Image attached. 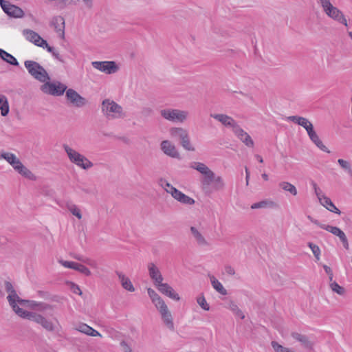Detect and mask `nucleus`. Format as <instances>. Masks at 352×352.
Instances as JSON below:
<instances>
[{"label":"nucleus","instance_id":"412c9836","mask_svg":"<svg viewBox=\"0 0 352 352\" xmlns=\"http://www.w3.org/2000/svg\"><path fill=\"white\" fill-rule=\"evenodd\" d=\"M291 335L294 339L300 342L305 348L308 349H313L314 343L309 340L307 336L297 332H292Z\"/></svg>","mask_w":352,"mask_h":352},{"label":"nucleus","instance_id":"2f4dec72","mask_svg":"<svg viewBox=\"0 0 352 352\" xmlns=\"http://www.w3.org/2000/svg\"><path fill=\"white\" fill-rule=\"evenodd\" d=\"M210 278L211 284H212L213 288L217 292H218L219 293H220L222 295L227 294L226 289L223 287L222 284L217 278H214V276H210Z\"/></svg>","mask_w":352,"mask_h":352},{"label":"nucleus","instance_id":"79ce46f5","mask_svg":"<svg viewBox=\"0 0 352 352\" xmlns=\"http://www.w3.org/2000/svg\"><path fill=\"white\" fill-rule=\"evenodd\" d=\"M74 270L83 274L87 276H89L91 274L90 270L87 267L78 263H76Z\"/></svg>","mask_w":352,"mask_h":352},{"label":"nucleus","instance_id":"a211bd4d","mask_svg":"<svg viewBox=\"0 0 352 352\" xmlns=\"http://www.w3.org/2000/svg\"><path fill=\"white\" fill-rule=\"evenodd\" d=\"M148 270L150 278L153 280L155 286L163 281V276L159 268L153 263L148 265Z\"/></svg>","mask_w":352,"mask_h":352},{"label":"nucleus","instance_id":"f3484780","mask_svg":"<svg viewBox=\"0 0 352 352\" xmlns=\"http://www.w3.org/2000/svg\"><path fill=\"white\" fill-rule=\"evenodd\" d=\"M210 116L214 118L216 120L220 122L225 126H229L232 129V131L238 125L236 122L230 116L219 113V114H211Z\"/></svg>","mask_w":352,"mask_h":352},{"label":"nucleus","instance_id":"ddd939ff","mask_svg":"<svg viewBox=\"0 0 352 352\" xmlns=\"http://www.w3.org/2000/svg\"><path fill=\"white\" fill-rule=\"evenodd\" d=\"M322 228L331 232L333 235L337 236L339 238V239L340 240V241L342 242L343 247L346 250H349V244L347 237H346V234H344V232L342 230H340L338 227L326 225V226H322Z\"/></svg>","mask_w":352,"mask_h":352},{"label":"nucleus","instance_id":"a19ab883","mask_svg":"<svg viewBox=\"0 0 352 352\" xmlns=\"http://www.w3.org/2000/svg\"><path fill=\"white\" fill-rule=\"evenodd\" d=\"M197 302L204 310L208 311L210 309V306L207 303L204 294H201L197 298Z\"/></svg>","mask_w":352,"mask_h":352},{"label":"nucleus","instance_id":"473e14b6","mask_svg":"<svg viewBox=\"0 0 352 352\" xmlns=\"http://www.w3.org/2000/svg\"><path fill=\"white\" fill-rule=\"evenodd\" d=\"M279 187L283 190L289 192L291 195L296 196L297 195L296 188L289 182H281L278 184Z\"/></svg>","mask_w":352,"mask_h":352},{"label":"nucleus","instance_id":"0eeeda50","mask_svg":"<svg viewBox=\"0 0 352 352\" xmlns=\"http://www.w3.org/2000/svg\"><path fill=\"white\" fill-rule=\"evenodd\" d=\"M187 111L177 109H164L160 111V115L163 118L172 122H184L188 116Z\"/></svg>","mask_w":352,"mask_h":352},{"label":"nucleus","instance_id":"7ed1b4c3","mask_svg":"<svg viewBox=\"0 0 352 352\" xmlns=\"http://www.w3.org/2000/svg\"><path fill=\"white\" fill-rule=\"evenodd\" d=\"M63 147L70 162L76 164L77 166L84 170H87L93 167L94 164L79 152L72 148L67 144H63Z\"/></svg>","mask_w":352,"mask_h":352},{"label":"nucleus","instance_id":"ea45409f","mask_svg":"<svg viewBox=\"0 0 352 352\" xmlns=\"http://www.w3.org/2000/svg\"><path fill=\"white\" fill-rule=\"evenodd\" d=\"M271 344H272V348L274 349V350L276 352H294V351H292L289 348L285 347V346L279 344L276 341H272Z\"/></svg>","mask_w":352,"mask_h":352},{"label":"nucleus","instance_id":"8fccbe9b","mask_svg":"<svg viewBox=\"0 0 352 352\" xmlns=\"http://www.w3.org/2000/svg\"><path fill=\"white\" fill-rule=\"evenodd\" d=\"M155 287L162 294L166 295L170 285L167 283H163L161 282V283L156 285Z\"/></svg>","mask_w":352,"mask_h":352},{"label":"nucleus","instance_id":"f257e3e1","mask_svg":"<svg viewBox=\"0 0 352 352\" xmlns=\"http://www.w3.org/2000/svg\"><path fill=\"white\" fill-rule=\"evenodd\" d=\"M200 182L201 190L207 195H210L212 192L210 187L212 183H213L212 189L215 191L221 190L225 187L223 178L220 176L216 177L214 173L204 176L201 179Z\"/></svg>","mask_w":352,"mask_h":352},{"label":"nucleus","instance_id":"6e6d98bb","mask_svg":"<svg viewBox=\"0 0 352 352\" xmlns=\"http://www.w3.org/2000/svg\"><path fill=\"white\" fill-rule=\"evenodd\" d=\"M59 263L64 266L65 267L70 268V269H74L77 263L72 262V261H59Z\"/></svg>","mask_w":352,"mask_h":352},{"label":"nucleus","instance_id":"c03bdc74","mask_svg":"<svg viewBox=\"0 0 352 352\" xmlns=\"http://www.w3.org/2000/svg\"><path fill=\"white\" fill-rule=\"evenodd\" d=\"M153 303L155 304L156 308L158 309L160 313L168 309L164 301L161 298H160L159 300H157L156 301L153 302Z\"/></svg>","mask_w":352,"mask_h":352},{"label":"nucleus","instance_id":"6e6552de","mask_svg":"<svg viewBox=\"0 0 352 352\" xmlns=\"http://www.w3.org/2000/svg\"><path fill=\"white\" fill-rule=\"evenodd\" d=\"M41 90L47 94L61 96L67 90V86L60 82H45L41 87Z\"/></svg>","mask_w":352,"mask_h":352},{"label":"nucleus","instance_id":"338daca9","mask_svg":"<svg viewBox=\"0 0 352 352\" xmlns=\"http://www.w3.org/2000/svg\"><path fill=\"white\" fill-rule=\"evenodd\" d=\"M52 56L56 58L58 60H59L60 62L61 63H64V60L63 59L62 56L59 54V53L58 52H56V50L52 54Z\"/></svg>","mask_w":352,"mask_h":352},{"label":"nucleus","instance_id":"72a5a7b5","mask_svg":"<svg viewBox=\"0 0 352 352\" xmlns=\"http://www.w3.org/2000/svg\"><path fill=\"white\" fill-rule=\"evenodd\" d=\"M227 307L230 309L234 314L239 317L241 319L245 318V315L234 301L230 300Z\"/></svg>","mask_w":352,"mask_h":352},{"label":"nucleus","instance_id":"aec40b11","mask_svg":"<svg viewBox=\"0 0 352 352\" xmlns=\"http://www.w3.org/2000/svg\"><path fill=\"white\" fill-rule=\"evenodd\" d=\"M173 197L183 204L191 206L195 204V200L192 198L184 194L182 192H181L179 190H174L173 193Z\"/></svg>","mask_w":352,"mask_h":352},{"label":"nucleus","instance_id":"bb28decb","mask_svg":"<svg viewBox=\"0 0 352 352\" xmlns=\"http://www.w3.org/2000/svg\"><path fill=\"white\" fill-rule=\"evenodd\" d=\"M162 319L164 323V324L171 331H174V323L173 321V317L171 313L168 310V309L160 313Z\"/></svg>","mask_w":352,"mask_h":352},{"label":"nucleus","instance_id":"dca6fc26","mask_svg":"<svg viewBox=\"0 0 352 352\" xmlns=\"http://www.w3.org/2000/svg\"><path fill=\"white\" fill-rule=\"evenodd\" d=\"M23 34L25 36L26 39L29 41L33 43L35 45L40 47V45L43 43H45V40L40 36V35L36 32L29 30L25 29L23 30Z\"/></svg>","mask_w":352,"mask_h":352},{"label":"nucleus","instance_id":"13d9d810","mask_svg":"<svg viewBox=\"0 0 352 352\" xmlns=\"http://www.w3.org/2000/svg\"><path fill=\"white\" fill-rule=\"evenodd\" d=\"M323 268H324L325 272L329 276V282H331L333 280V272H332L331 267L327 266V265H324Z\"/></svg>","mask_w":352,"mask_h":352},{"label":"nucleus","instance_id":"b1692460","mask_svg":"<svg viewBox=\"0 0 352 352\" xmlns=\"http://www.w3.org/2000/svg\"><path fill=\"white\" fill-rule=\"evenodd\" d=\"M279 207L278 204L272 200L265 199L259 202H256L253 204L251 206L252 209H258V208H278Z\"/></svg>","mask_w":352,"mask_h":352},{"label":"nucleus","instance_id":"6ab92c4d","mask_svg":"<svg viewBox=\"0 0 352 352\" xmlns=\"http://www.w3.org/2000/svg\"><path fill=\"white\" fill-rule=\"evenodd\" d=\"M56 32L60 33V36L62 38H65V19L61 16H54L50 23Z\"/></svg>","mask_w":352,"mask_h":352},{"label":"nucleus","instance_id":"e2e57ef3","mask_svg":"<svg viewBox=\"0 0 352 352\" xmlns=\"http://www.w3.org/2000/svg\"><path fill=\"white\" fill-rule=\"evenodd\" d=\"M85 263L91 266V267H94V268L97 267V263L95 261L91 260V258H86V260H85Z\"/></svg>","mask_w":352,"mask_h":352},{"label":"nucleus","instance_id":"f704fd0d","mask_svg":"<svg viewBox=\"0 0 352 352\" xmlns=\"http://www.w3.org/2000/svg\"><path fill=\"white\" fill-rule=\"evenodd\" d=\"M16 171L25 178H28L30 180L36 179V177L34 175V174L28 168L23 166V164L21 165L19 169H18Z\"/></svg>","mask_w":352,"mask_h":352},{"label":"nucleus","instance_id":"774afa93","mask_svg":"<svg viewBox=\"0 0 352 352\" xmlns=\"http://www.w3.org/2000/svg\"><path fill=\"white\" fill-rule=\"evenodd\" d=\"M121 345L124 347L125 352H132L129 346L124 341L121 342Z\"/></svg>","mask_w":352,"mask_h":352},{"label":"nucleus","instance_id":"9d476101","mask_svg":"<svg viewBox=\"0 0 352 352\" xmlns=\"http://www.w3.org/2000/svg\"><path fill=\"white\" fill-rule=\"evenodd\" d=\"M5 289L6 291L9 294L7 299L13 311L16 314L23 313L22 311L21 308H20L16 303L14 302V298H19V296L16 294L15 289L12 284L10 281H5Z\"/></svg>","mask_w":352,"mask_h":352},{"label":"nucleus","instance_id":"0e129e2a","mask_svg":"<svg viewBox=\"0 0 352 352\" xmlns=\"http://www.w3.org/2000/svg\"><path fill=\"white\" fill-rule=\"evenodd\" d=\"M40 47H43L44 49H46L47 50V52H50L52 54L55 51L54 48L53 47L50 46L46 41H45V44L42 43L40 45Z\"/></svg>","mask_w":352,"mask_h":352},{"label":"nucleus","instance_id":"69168bd1","mask_svg":"<svg viewBox=\"0 0 352 352\" xmlns=\"http://www.w3.org/2000/svg\"><path fill=\"white\" fill-rule=\"evenodd\" d=\"M90 330L91 331H89L88 336H93V337H95V336L101 337L102 336L101 334L98 331L95 330L92 327H91Z\"/></svg>","mask_w":352,"mask_h":352},{"label":"nucleus","instance_id":"4be33fe9","mask_svg":"<svg viewBox=\"0 0 352 352\" xmlns=\"http://www.w3.org/2000/svg\"><path fill=\"white\" fill-rule=\"evenodd\" d=\"M310 140L316 144V146L324 152L327 153H330V151L327 147L322 143L319 138L315 130H310V133L308 134Z\"/></svg>","mask_w":352,"mask_h":352},{"label":"nucleus","instance_id":"c85d7f7f","mask_svg":"<svg viewBox=\"0 0 352 352\" xmlns=\"http://www.w3.org/2000/svg\"><path fill=\"white\" fill-rule=\"evenodd\" d=\"M0 57L7 62L8 63L14 65L18 66L19 62L17 60L10 54L8 53L5 50L0 49Z\"/></svg>","mask_w":352,"mask_h":352},{"label":"nucleus","instance_id":"bf43d9fd","mask_svg":"<svg viewBox=\"0 0 352 352\" xmlns=\"http://www.w3.org/2000/svg\"><path fill=\"white\" fill-rule=\"evenodd\" d=\"M153 109L151 107H144L142 109L141 113L144 116L148 117L153 114Z\"/></svg>","mask_w":352,"mask_h":352},{"label":"nucleus","instance_id":"c756f323","mask_svg":"<svg viewBox=\"0 0 352 352\" xmlns=\"http://www.w3.org/2000/svg\"><path fill=\"white\" fill-rule=\"evenodd\" d=\"M190 232L199 245H208V243L204 236L198 231L195 227L192 226L190 228Z\"/></svg>","mask_w":352,"mask_h":352},{"label":"nucleus","instance_id":"37998d69","mask_svg":"<svg viewBox=\"0 0 352 352\" xmlns=\"http://www.w3.org/2000/svg\"><path fill=\"white\" fill-rule=\"evenodd\" d=\"M308 246L311 250L316 259L317 261L320 260V252H321L320 248L317 245H315L311 242L308 243Z\"/></svg>","mask_w":352,"mask_h":352},{"label":"nucleus","instance_id":"f8f14e48","mask_svg":"<svg viewBox=\"0 0 352 352\" xmlns=\"http://www.w3.org/2000/svg\"><path fill=\"white\" fill-rule=\"evenodd\" d=\"M66 98L70 103L76 107H82L87 103L86 99L73 89L66 90Z\"/></svg>","mask_w":352,"mask_h":352},{"label":"nucleus","instance_id":"423d86ee","mask_svg":"<svg viewBox=\"0 0 352 352\" xmlns=\"http://www.w3.org/2000/svg\"><path fill=\"white\" fill-rule=\"evenodd\" d=\"M22 311L23 313H19L17 315L21 318H28L38 324H41L43 328L48 331H54V324L42 315L36 312H30L24 309H22Z\"/></svg>","mask_w":352,"mask_h":352},{"label":"nucleus","instance_id":"de8ad7c7","mask_svg":"<svg viewBox=\"0 0 352 352\" xmlns=\"http://www.w3.org/2000/svg\"><path fill=\"white\" fill-rule=\"evenodd\" d=\"M16 157V156L12 153L4 152L1 154L0 158L5 159L10 164L11 162H13V160H15Z\"/></svg>","mask_w":352,"mask_h":352},{"label":"nucleus","instance_id":"3c124183","mask_svg":"<svg viewBox=\"0 0 352 352\" xmlns=\"http://www.w3.org/2000/svg\"><path fill=\"white\" fill-rule=\"evenodd\" d=\"M300 126L307 131V134L310 133V130H314L312 123L307 118L305 119Z\"/></svg>","mask_w":352,"mask_h":352},{"label":"nucleus","instance_id":"a18cd8bd","mask_svg":"<svg viewBox=\"0 0 352 352\" xmlns=\"http://www.w3.org/2000/svg\"><path fill=\"white\" fill-rule=\"evenodd\" d=\"M338 163L343 169L346 170L349 174H351L352 175V170H351V165L349 162H347L344 160H342V159H339L338 160Z\"/></svg>","mask_w":352,"mask_h":352},{"label":"nucleus","instance_id":"052dcab7","mask_svg":"<svg viewBox=\"0 0 352 352\" xmlns=\"http://www.w3.org/2000/svg\"><path fill=\"white\" fill-rule=\"evenodd\" d=\"M336 8V7L333 6L332 5V3H329L327 7H325V6H324V7H323V8H322V10H323L324 12L327 15H328V14H330V13L333 11V10H334Z\"/></svg>","mask_w":352,"mask_h":352},{"label":"nucleus","instance_id":"1a4fd4ad","mask_svg":"<svg viewBox=\"0 0 352 352\" xmlns=\"http://www.w3.org/2000/svg\"><path fill=\"white\" fill-rule=\"evenodd\" d=\"M0 6L5 13L13 18H22L24 16L23 10L12 4L9 1L0 0Z\"/></svg>","mask_w":352,"mask_h":352},{"label":"nucleus","instance_id":"9b49d317","mask_svg":"<svg viewBox=\"0 0 352 352\" xmlns=\"http://www.w3.org/2000/svg\"><path fill=\"white\" fill-rule=\"evenodd\" d=\"M94 68L104 72L107 74H111L118 71V66L114 61H94L92 62Z\"/></svg>","mask_w":352,"mask_h":352},{"label":"nucleus","instance_id":"39448f33","mask_svg":"<svg viewBox=\"0 0 352 352\" xmlns=\"http://www.w3.org/2000/svg\"><path fill=\"white\" fill-rule=\"evenodd\" d=\"M169 133L173 139L179 141L184 149L190 151L195 150L190 143L188 132L186 129L182 127H172L170 129Z\"/></svg>","mask_w":352,"mask_h":352},{"label":"nucleus","instance_id":"7c9ffc66","mask_svg":"<svg viewBox=\"0 0 352 352\" xmlns=\"http://www.w3.org/2000/svg\"><path fill=\"white\" fill-rule=\"evenodd\" d=\"M0 111L2 116H6L10 111L8 99L4 95H0Z\"/></svg>","mask_w":352,"mask_h":352},{"label":"nucleus","instance_id":"f03ea898","mask_svg":"<svg viewBox=\"0 0 352 352\" xmlns=\"http://www.w3.org/2000/svg\"><path fill=\"white\" fill-rule=\"evenodd\" d=\"M101 111L109 120L122 118L125 116L122 107L110 99H104L102 102Z\"/></svg>","mask_w":352,"mask_h":352},{"label":"nucleus","instance_id":"864d4df0","mask_svg":"<svg viewBox=\"0 0 352 352\" xmlns=\"http://www.w3.org/2000/svg\"><path fill=\"white\" fill-rule=\"evenodd\" d=\"M166 296L177 301L179 300L180 299L179 294L176 293L170 286L169 287L168 293Z\"/></svg>","mask_w":352,"mask_h":352},{"label":"nucleus","instance_id":"4468645a","mask_svg":"<svg viewBox=\"0 0 352 352\" xmlns=\"http://www.w3.org/2000/svg\"><path fill=\"white\" fill-rule=\"evenodd\" d=\"M161 149L168 156L173 158L179 159L180 155L176 147L168 140H164L161 142Z\"/></svg>","mask_w":352,"mask_h":352},{"label":"nucleus","instance_id":"49530a36","mask_svg":"<svg viewBox=\"0 0 352 352\" xmlns=\"http://www.w3.org/2000/svg\"><path fill=\"white\" fill-rule=\"evenodd\" d=\"M311 184H312V186L314 189V191H315V194L317 196L319 201H321V199H322L323 197H326L322 192V190H320V188L317 186L316 183L314 182H311Z\"/></svg>","mask_w":352,"mask_h":352},{"label":"nucleus","instance_id":"a878e982","mask_svg":"<svg viewBox=\"0 0 352 352\" xmlns=\"http://www.w3.org/2000/svg\"><path fill=\"white\" fill-rule=\"evenodd\" d=\"M332 19L347 26V21L344 17L343 13L338 8H336L333 11L327 15Z\"/></svg>","mask_w":352,"mask_h":352},{"label":"nucleus","instance_id":"20e7f679","mask_svg":"<svg viewBox=\"0 0 352 352\" xmlns=\"http://www.w3.org/2000/svg\"><path fill=\"white\" fill-rule=\"evenodd\" d=\"M24 65L28 73L36 80L45 82L50 80L47 71L38 63L34 60H25Z\"/></svg>","mask_w":352,"mask_h":352},{"label":"nucleus","instance_id":"393cba45","mask_svg":"<svg viewBox=\"0 0 352 352\" xmlns=\"http://www.w3.org/2000/svg\"><path fill=\"white\" fill-rule=\"evenodd\" d=\"M116 273L118 275L119 280L121 282L122 286L124 289L129 292L135 291V288L131 281L128 277L125 276V275L120 272L116 271Z\"/></svg>","mask_w":352,"mask_h":352},{"label":"nucleus","instance_id":"680f3d73","mask_svg":"<svg viewBox=\"0 0 352 352\" xmlns=\"http://www.w3.org/2000/svg\"><path fill=\"white\" fill-rule=\"evenodd\" d=\"M225 271L229 275L233 276L235 274V270H234V267H232L231 265H226Z\"/></svg>","mask_w":352,"mask_h":352},{"label":"nucleus","instance_id":"e433bc0d","mask_svg":"<svg viewBox=\"0 0 352 352\" xmlns=\"http://www.w3.org/2000/svg\"><path fill=\"white\" fill-rule=\"evenodd\" d=\"M67 208L73 215L76 216L78 219H80L82 218L80 210L75 204L72 203H67Z\"/></svg>","mask_w":352,"mask_h":352},{"label":"nucleus","instance_id":"2eb2a0df","mask_svg":"<svg viewBox=\"0 0 352 352\" xmlns=\"http://www.w3.org/2000/svg\"><path fill=\"white\" fill-rule=\"evenodd\" d=\"M232 131L235 134V135L237 136V138H239L241 141H242L247 146H254V141L252 140L250 135L245 131H243V129H241L239 124L236 126H235Z\"/></svg>","mask_w":352,"mask_h":352},{"label":"nucleus","instance_id":"4c0bfd02","mask_svg":"<svg viewBox=\"0 0 352 352\" xmlns=\"http://www.w3.org/2000/svg\"><path fill=\"white\" fill-rule=\"evenodd\" d=\"M159 184L169 194L173 196V193L174 190H177V189L173 187L170 183H168L166 180L160 179L159 181Z\"/></svg>","mask_w":352,"mask_h":352},{"label":"nucleus","instance_id":"09e8293b","mask_svg":"<svg viewBox=\"0 0 352 352\" xmlns=\"http://www.w3.org/2000/svg\"><path fill=\"white\" fill-rule=\"evenodd\" d=\"M90 329L91 327L85 323H81L76 327L77 331L86 335H89V331H91Z\"/></svg>","mask_w":352,"mask_h":352},{"label":"nucleus","instance_id":"4d7b16f0","mask_svg":"<svg viewBox=\"0 0 352 352\" xmlns=\"http://www.w3.org/2000/svg\"><path fill=\"white\" fill-rule=\"evenodd\" d=\"M10 165L16 171L18 169H19L20 166L23 165V164L21 162L19 159L16 157L15 160H13V162H11Z\"/></svg>","mask_w":352,"mask_h":352},{"label":"nucleus","instance_id":"5fc2aeb1","mask_svg":"<svg viewBox=\"0 0 352 352\" xmlns=\"http://www.w3.org/2000/svg\"><path fill=\"white\" fill-rule=\"evenodd\" d=\"M147 293L153 302L156 301L157 300H159V298H160V296L155 292V291L151 288H148L147 289Z\"/></svg>","mask_w":352,"mask_h":352},{"label":"nucleus","instance_id":"cd10ccee","mask_svg":"<svg viewBox=\"0 0 352 352\" xmlns=\"http://www.w3.org/2000/svg\"><path fill=\"white\" fill-rule=\"evenodd\" d=\"M321 205L325 207L329 211L340 214V210L334 205L331 200L327 196L320 201Z\"/></svg>","mask_w":352,"mask_h":352},{"label":"nucleus","instance_id":"5701e85b","mask_svg":"<svg viewBox=\"0 0 352 352\" xmlns=\"http://www.w3.org/2000/svg\"><path fill=\"white\" fill-rule=\"evenodd\" d=\"M190 168L195 169L202 174L204 176L214 173L205 164L202 162H193L190 163Z\"/></svg>","mask_w":352,"mask_h":352},{"label":"nucleus","instance_id":"58836bf2","mask_svg":"<svg viewBox=\"0 0 352 352\" xmlns=\"http://www.w3.org/2000/svg\"><path fill=\"white\" fill-rule=\"evenodd\" d=\"M329 286L332 291L337 293L339 295H344L345 293V289L343 287L339 285L336 281L330 282Z\"/></svg>","mask_w":352,"mask_h":352},{"label":"nucleus","instance_id":"603ef678","mask_svg":"<svg viewBox=\"0 0 352 352\" xmlns=\"http://www.w3.org/2000/svg\"><path fill=\"white\" fill-rule=\"evenodd\" d=\"M305 119V118L298 116H289L287 118L288 120L292 121L294 123H296L300 126L302 124Z\"/></svg>","mask_w":352,"mask_h":352},{"label":"nucleus","instance_id":"c9c22d12","mask_svg":"<svg viewBox=\"0 0 352 352\" xmlns=\"http://www.w3.org/2000/svg\"><path fill=\"white\" fill-rule=\"evenodd\" d=\"M32 305L34 307L37 311H43L46 310H52L53 309V306L45 302H38L36 301H32Z\"/></svg>","mask_w":352,"mask_h":352}]
</instances>
